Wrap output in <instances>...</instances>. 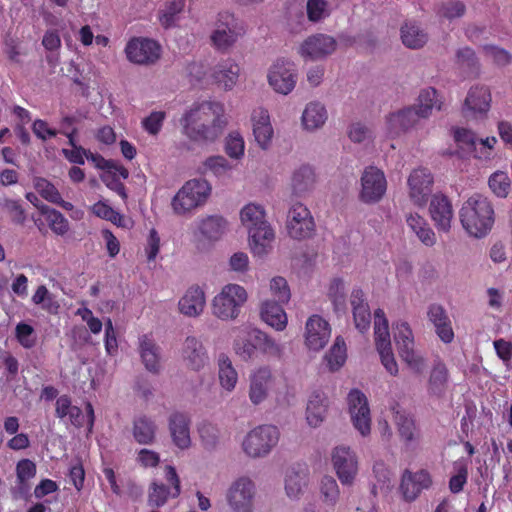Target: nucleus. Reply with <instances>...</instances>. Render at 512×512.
Returning a JSON list of instances; mask_svg holds the SVG:
<instances>
[{
  "label": "nucleus",
  "instance_id": "obj_61",
  "mask_svg": "<svg viewBox=\"0 0 512 512\" xmlns=\"http://www.w3.org/2000/svg\"><path fill=\"white\" fill-rule=\"evenodd\" d=\"M307 16L311 22H318L329 15L326 0H307Z\"/></svg>",
  "mask_w": 512,
  "mask_h": 512
},
{
  "label": "nucleus",
  "instance_id": "obj_11",
  "mask_svg": "<svg viewBox=\"0 0 512 512\" xmlns=\"http://www.w3.org/2000/svg\"><path fill=\"white\" fill-rule=\"evenodd\" d=\"M160 44L150 38L133 37L125 47V54L127 59L138 65H153L161 56Z\"/></svg>",
  "mask_w": 512,
  "mask_h": 512
},
{
  "label": "nucleus",
  "instance_id": "obj_25",
  "mask_svg": "<svg viewBox=\"0 0 512 512\" xmlns=\"http://www.w3.org/2000/svg\"><path fill=\"white\" fill-rule=\"evenodd\" d=\"M450 385V373L446 364L441 361H435L427 381V393L437 399L445 397Z\"/></svg>",
  "mask_w": 512,
  "mask_h": 512
},
{
  "label": "nucleus",
  "instance_id": "obj_49",
  "mask_svg": "<svg viewBox=\"0 0 512 512\" xmlns=\"http://www.w3.org/2000/svg\"><path fill=\"white\" fill-rule=\"evenodd\" d=\"M231 170L232 166L223 156H210L203 162L202 167L199 168L202 174L211 172L218 178L229 175Z\"/></svg>",
  "mask_w": 512,
  "mask_h": 512
},
{
  "label": "nucleus",
  "instance_id": "obj_43",
  "mask_svg": "<svg viewBox=\"0 0 512 512\" xmlns=\"http://www.w3.org/2000/svg\"><path fill=\"white\" fill-rule=\"evenodd\" d=\"M402 43L410 49H419L423 47L427 40V34L413 22H406L401 27Z\"/></svg>",
  "mask_w": 512,
  "mask_h": 512
},
{
  "label": "nucleus",
  "instance_id": "obj_6",
  "mask_svg": "<svg viewBox=\"0 0 512 512\" xmlns=\"http://www.w3.org/2000/svg\"><path fill=\"white\" fill-rule=\"evenodd\" d=\"M247 301L246 290L238 284H227L212 303L213 314L221 320L236 319L240 308Z\"/></svg>",
  "mask_w": 512,
  "mask_h": 512
},
{
  "label": "nucleus",
  "instance_id": "obj_1",
  "mask_svg": "<svg viewBox=\"0 0 512 512\" xmlns=\"http://www.w3.org/2000/svg\"><path fill=\"white\" fill-rule=\"evenodd\" d=\"M181 122L189 139L214 141L226 125L224 107L218 102H202L185 113Z\"/></svg>",
  "mask_w": 512,
  "mask_h": 512
},
{
  "label": "nucleus",
  "instance_id": "obj_60",
  "mask_svg": "<svg viewBox=\"0 0 512 512\" xmlns=\"http://www.w3.org/2000/svg\"><path fill=\"white\" fill-rule=\"evenodd\" d=\"M454 140L462 148L469 152H477L476 144L478 138L476 134L465 128H456L454 130Z\"/></svg>",
  "mask_w": 512,
  "mask_h": 512
},
{
  "label": "nucleus",
  "instance_id": "obj_53",
  "mask_svg": "<svg viewBox=\"0 0 512 512\" xmlns=\"http://www.w3.org/2000/svg\"><path fill=\"white\" fill-rule=\"evenodd\" d=\"M492 192L498 197H506L510 191L511 182L506 172L497 171L493 173L488 181Z\"/></svg>",
  "mask_w": 512,
  "mask_h": 512
},
{
  "label": "nucleus",
  "instance_id": "obj_54",
  "mask_svg": "<svg viewBox=\"0 0 512 512\" xmlns=\"http://www.w3.org/2000/svg\"><path fill=\"white\" fill-rule=\"evenodd\" d=\"M323 502L334 506L339 499V487L336 480L331 476H324L320 485Z\"/></svg>",
  "mask_w": 512,
  "mask_h": 512
},
{
  "label": "nucleus",
  "instance_id": "obj_31",
  "mask_svg": "<svg viewBox=\"0 0 512 512\" xmlns=\"http://www.w3.org/2000/svg\"><path fill=\"white\" fill-rule=\"evenodd\" d=\"M309 470L306 464L297 463L286 471L285 491L289 498H298L307 485Z\"/></svg>",
  "mask_w": 512,
  "mask_h": 512
},
{
  "label": "nucleus",
  "instance_id": "obj_29",
  "mask_svg": "<svg viewBox=\"0 0 512 512\" xmlns=\"http://www.w3.org/2000/svg\"><path fill=\"white\" fill-rule=\"evenodd\" d=\"M491 106V93L488 87H472L465 99L464 110L471 112L474 116L477 114L486 115Z\"/></svg>",
  "mask_w": 512,
  "mask_h": 512
},
{
  "label": "nucleus",
  "instance_id": "obj_27",
  "mask_svg": "<svg viewBox=\"0 0 512 512\" xmlns=\"http://www.w3.org/2000/svg\"><path fill=\"white\" fill-rule=\"evenodd\" d=\"M190 418L186 413L174 412L169 417V430L173 443L180 449H186L191 444Z\"/></svg>",
  "mask_w": 512,
  "mask_h": 512
},
{
  "label": "nucleus",
  "instance_id": "obj_44",
  "mask_svg": "<svg viewBox=\"0 0 512 512\" xmlns=\"http://www.w3.org/2000/svg\"><path fill=\"white\" fill-rule=\"evenodd\" d=\"M327 119L325 107L318 102L309 103L302 114V123L305 129L315 130L321 127Z\"/></svg>",
  "mask_w": 512,
  "mask_h": 512
},
{
  "label": "nucleus",
  "instance_id": "obj_20",
  "mask_svg": "<svg viewBox=\"0 0 512 512\" xmlns=\"http://www.w3.org/2000/svg\"><path fill=\"white\" fill-rule=\"evenodd\" d=\"M331 337L329 323L319 315L308 318L305 327V344L309 350L320 351Z\"/></svg>",
  "mask_w": 512,
  "mask_h": 512
},
{
  "label": "nucleus",
  "instance_id": "obj_45",
  "mask_svg": "<svg viewBox=\"0 0 512 512\" xmlns=\"http://www.w3.org/2000/svg\"><path fill=\"white\" fill-rule=\"evenodd\" d=\"M218 367H219V381L221 386L227 390L232 391L236 383L238 381V374L235 368L232 365L230 358L221 353L218 357Z\"/></svg>",
  "mask_w": 512,
  "mask_h": 512
},
{
  "label": "nucleus",
  "instance_id": "obj_24",
  "mask_svg": "<svg viewBox=\"0 0 512 512\" xmlns=\"http://www.w3.org/2000/svg\"><path fill=\"white\" fill-rule=\"evenodd\" d=\"M420 118L422 117L413 107L391 113L386 118L387 132L391 137L399 136L414 127Z\"/></svg>",
  "mask_w": 512,
  "mask_h": 512
},
{
  "label": "nucleus",
  "instance_id": "obj_41",
  "mask_svg": "<svg viewBox=\"0 0 512 512\" xmlns=\"http://www.w3.org/2000/svg\"><path fill=\"white\" fill-rule=\"evenodd\" d=\"M140 354L142 361L147 370L157 373L160 368L159 363V347L148 336L143 335L140 338Z\"/></svg>",
  "mask_w": 512,
  "mask_h": 512
},
{
  "label": "nucleus",
  "instance_id": "obj_33",
  "mask_svg": "<svg viewBox=\"0 0 512 512\" xmlns=\"http://www.w3.org/2000/svg\"><path fill=\"white\" fill-rule=\"evenodd\" d=\"M427 316L433 323L438 337L444 343H451L454 339V332L445 309L441 305L432 304L429 306Z\"/></svg>",
  "mask_w": 512,
  "mask_h": 512
},
{
  "label": "nucleus",
  "instance_id": "obj_3",
  "mask_svg": "<svg viewBox=\"0 0 512 512\" xmlns=\"http://www.w3.org/2000/svg\"><path fill=\"white\" fill-rule=\"evenodd\" d=\"M240 217L243 225L248 229L252 252L258 256L267 254L275 234L265 219L264 208L261 205L249 203L242 208Z\"/></svg>",
  "mask_w": 512,
  "mask_h": 512
},
{
  "label": "nucleus",
  "instance_id": "obj_38",
  "mask_svg": "<svg viewBox=\"0 0 512 512\" xmlns=\"http://www.w3.org/2000/svg\"><path fill=\"white\" fill-rule=\"evenodd\" d=\"M227 228L226 220L217 215L208 216L202 219L198 225L199 234L208 241H217L225 233Z\"/></svg>",
  "mask_w": 512,
  "mask_h": 512
},
{
  "label": "nucleus",
  "instance_id": "obj_5",
  "mask_svg": "<svg viewBox=\"0 0 512 512\" xmlns=\"http://www.w3.org/2000/svg\"><path fill=\"white\" fill-rule=\"evenodd\" d=\"M211 193V186L205 179L188 180L172 199L176 214L183 215L203 205Z\"/></svg>",
  "mask_w": 512,
  "mask_h": 512
},
{
  "label": "nucleus",
  "instance_id": "obj_58",
  "mask_svg": "<svg viewBox=\"0 0 512 512\" xmlns=\"http://www.w3.org/2000/svg\"><path fill=\"white\" fill-rule=\"evenodd\" d=\"M374 336L375 344L390 341L388 320L382 309H377L374 312Z\"/></svg>",
  "mask_w": 512,
  "mask_h": 512
},
{
  "label": "nucleus",
  "instance_id": "obj_64",
  "mask_svg": "<svg viewBox=\"0 0 512 512\" xmlns=\"http://www.w3.org/2000/svg\"><path fill=\"white\" fill-rule=\"evenodd\" d=\"M485 55L491 58L497 65L504 66L512 61V55L503 48L486 45L483 47Z\"/></svg>",
  "mask_w": 512,
  "mask_h": 512
},
{
  "label": "nucleus",
  "instance_id": "obj_7",
  "mask_svg": "<svg viewBox=\"0 0 512 512\" xmlns=\"http://www.w3.org/2000/svg\"><path fill=\"white\" fill-rule=\"evenodd\" d=\"M279 437L280 432L276 426L260 425L246 435L242 447L250 457H264L277 445Z\"/></svg>",
  "mask_w": 512,
  "mask_h": 512
},
{
  "label": "nucleus",
  "instance_id": "obj_35",
  "mask_svg": "<svg viewBox=\"0 0 512 512\" xmlns=\"http://www.w3.org/2000/svg\"><path fill=\"white\" fill-rule=\"evenodd\" d=\"M316 183V175L312 167L302 165L296 169L291 178L292 192L296 196H304L310 192Z\"/></svg>",
  "mask_w": 512,
  "mask_h": 512
},
{
  "label": "nucleus",
  "instance_id": "obj_10",
  "mask_svg": "<svg viewBox=\"0 0 512 512\" xmlns=\"http://www.w3.org/2000/svg\"><path fill=\"white\" fill-rule=\"evenodd\" d=\"M165 479L168 485L153 480L148 488L147 504L152 508L164 506L169 498H177L181 493L180 479L176 469L167 465L165 467Z\"/></svg>",
  "mask_w": 512,
  "mask_h": 512
},
{
  "label": "nucleus",
  "instance_id": "obj_32",
  "mask_svg": "<svg viewBox=\"0 0 512 512\" xmlns=\"http://www.w3.org/2000/svg\"><path fill=\"white\" fill-rule=\"evenodd\" d=\"M240 68L232 59L219 62L212 71V79L215 84L225 90H231L237 83Z\"/></svg>",
  "mask_w": 512,
  "mask_h": 512
},
{
  "label": "nucleus",
  "instance_id": "obj_18",
  "mask_svg": "<svg viewBox=\"0 0 512 512\" xmlns=\"http://www.w3.org/2000/svg\"><path fill=\"white\" fill-rule=\"evenodd\" d=\"M254 484L246 477L237 479L228 490L227 500L234 512H251Z\"/></svg>",
  "mask_w": 512,
  "mask_h": 512
},
{
  "label": "nucleus",
  "instance_id": "obj_50",
  "mask_svg": "<svg viewBox=\"0 0 512 512\" xmlns=\"http://www.w3.org/2000/svg\"><path fill=\"white\" fill-rule=\"evenodd\" d=\"M185 3L186 0H172L165 4L164 9L159 13V21L164 28L175 25L177 15L184 10Z\"/></svg>",
  "mask_w": 512,
  "mask_h": 512
},
{
  "label": "nucleus",
  "instance_id": "obj_55",
  "mask_svg": "<svg viewBox=\"0 0 512 512\" xmlns=\"http://www.w3.org/2000/svg\"><path fill=\"white\" fill-rule=\"evenodd\" d=\"M328 297L331 300L335 311H342L345 308L344 282L340 278H334L328 289Z\"/></svg>",
  "mask_w": 512,
  "mask_h": 512
},
{
  "label": "nucleus",
  "instance_id": "obj_57",
  "mask_svg": "<svg viewBox=\"0 0 512 512\" xmlns=\"http://www.w3.org/2000/svg\"><path fill=\"white\" fill-rule=\"evenodd\" d=\"M198 432L202 441V444L207 449L215 448L219 441V430L210 422H202L198 427Z\"/></svg>",
  "mask_w": 512,
  "mask_h": 512
},
{
  "label": "nucleus",
  "instance_id": "obj_28",
  "mask_svg": "<svg viewBox=\"0 0 512 512\" xmlns=\"http://www.w3.org/2000/svg\"><path fill=\"white\" fill-rule=\"evenodd\" d=\"M205 293L199 286H191L178 302L179 311L188 317L199 316L205 307Z\"/></svg>",
  "mask_w": 512,
  "mask_h": 512
},
{
  "label": "nucleus",
  "instance_id": "obj_12",
  "mask_svg": "<svg viewBox=\"0 0 512 512\" xmlns=\"http://www.w3.org/2000/svg\"><path fill=\"white\" fill-rule=\"evenodd\" d=\"M257 349L271 353L277 350V345L266 333L258 329L245 332L242 337L235 340L234 350L243 360L251 359Z\"/></svg>",
  "mask_w": 512,
  "mask_h": 512
},
{
  "label": "nucleus",
  "instance_id": "obj_30",
  "mask_svg": "<svg viewBox=\"0 0 512 512\" xmlns=\"http://www.w3.org/2000/svg\"><path fill=\"white\" fill-rule=\"evenodd\" d=\"M350 304L352 306L355 327L361 332H366L371 324V312L369 305L361 289H354L351 293Z\"/></svg>",
  "mask_w": 512,
  "mask_h": 512
},
{
  "label": "nucleus",
  "instance_id": "obj_47",
  "mask_svg": "<svg viewBox=\"0 0 512 512\" xmlns=\"http://www.w3.org/2000/svg\"><path fill=\"white\" fill-rule=\"evenodd\" d=\"M347 350L344 339L341 336L336 337L334 344L325 355V360L330 371L339 370L346 362Z\"/></svg>",
  "mask_w": 512,
  "mask_h": 512
},
{
  "label": "nucleus",
  "instance_id": "obj_37",
  "mask_svg": "<svg viewBox=\"0 0 512 512\" xmlns=\"http://www.w3.org/2000/svg\"><path fill=\"white\" fill-rule=\"evenodd\" d=\"M157 426L155 422L145 416L136 417L133 421L132 434L135 441L141 445H150L154 442Z\"/></svg>",
  "mask_w": 512,
  "mask_h": 512
},
{
  "label": "nucleus",
  "instance_id": "obj_34",
  "mask_svg": "<svg viewBox=\"0 0 512 512\" xmlns=\"http://www.w3.org/2000/svg\"><path fill=\"white\" fill-rule=\"evenodd\" d=\"M271 381V371L266 367L259 368L251 376L249 398L253 404L257 405L265 400Z\"/></svg>",
  "mask_w": 512,
  "mask_h": 512
},
{
  "label": "nucleus",
  "instance_id": "obj_52",
  "mask_svg": "<svg viewBox=\"0 0 512 512\" xmlns=\"http://www.w3.org/2000/svg\"><path fill=\"white\" fill-rule=\"evenodd\" d=\"M377 351L380 355L381 363L392 376L398 374V365L392 352L391 341L376 343Z\"/></svg>",
  "mask_w": 512,
  "mask_h": 512
},
{
  "label": "nucleus",
  "instance_id": "obj_21",
  "mask_svg": "<svg viewBox=\"0 0 512 512\" xmlns=\"http://www.w3.org/2000/svg\"><path fill=\"white\" fill-rule=\"evenodd\" d=\"M429 213L439 231H450L454 211L451 201L446 195L442 193L432 195L429 205Z\"/></svg>",
  "mask_w": 512,
  "mask_h": 512
},
{
  "label": "nucleus",
  "instance_id": "obj_14",
  "mask_svg": "<svg viewBox=\"0 0 512 512\" xmlns=\"http://www.w3.org/2000/svg\"><path fill=\"white\" fill-rule=\"evenodd\" d=\"M433 484L431 474L421 469L412 472L406 469L402 476L399 486L400 493L404 501L414 502L424 490H428Z\"/></svg>",
  "mask_w": 512,
  "mask_h": 512
},
{
  "label": "nucleus",
  "instance_id": "obj_42",
  "mask_svg": "<svg viewBox=\"0 0 512 512\" xmlns=\"http://www.w3.org/2000/svg\"><path fill=\"white\" fill-rule=\"evenodd\" d=\"M394 422L400 438L406 443L417 441L419 432L417 430L414 419L404 411H395Z\"/></svg>",
  "mask_w": 512,
  "mask_h": 512
},
{
  "label": "nucleus",
  "instance_id": "obj_16",
  "mask_svg": "<svg viewBox=\"0 0 512 512\" xmlns=\"http://www.w3.org/2000/svg\"><path fill=\"white\" fill-rule=\"evenodd\" d=\"M349 413L355 429L362 436H366L371 430V417L367 397L358 389H352L348 394Z\"/></svg>",
  "mask_w": 512,
  "mask_h": 512
},
{
  "label": "nucleus",
  "instance_id": "obj_13",
  "mask_svg": "<svg viewBox=\"0 0 512 512\" xmlns=\"http://www.w3.org/2000/svg\"><path fill=\"white\" fill-rule=\"evenodd\" d=\"M434 178L426 168L414 169L407 180L409 198L414 205L425 207L432 193Z\"/></svg>",
  "mask_w": 512,
  "mask_h": 512
},
{
  "label": "nucleus",
  "instance_id": "obj_22",
  "mask_svg": "<svg viewBox=\"0 0 512 512\" xmlns=\"http://www.w3.org/2000/svg\"><path fill=\"white\" fill-rule=\"evenodd\" d=\"M336 40L328 35L316 34L308 37L300 47V54L311 60L320 59L332 54L336 49Z\"/></svg>",
  "mask_w": 512,
  "mask_h": 512
},
{
  "label": "nucleus",
  "instance_id": "obj_48",
  "mask_svg": "<svg viewBox=\"0 0 512 512\" xmlns=\"http://www.w3.org/2000/svg\"><path fill=\"white\" fill-rule=\"evenodd\" d=\"M85 411L86 416L78 406L73 405L66 418H68L69 422L76 428H81L86 423L88 431L91 432L94 426L95 416L93 406L90 402L85 404Z\"/></svg>",
  "mask_w": 512,
  "mask_h": 512
},
{
  "label": "nucleus",
  "instance_id": "obj_62",
  "mask_svg": "<svg viewBox=\"0 0 512 512\" xmlns=\"http://www.w3.org/2000/svg\"><path fill=\"white\" fill-rule=\"evenodd\" d=\"M3 209L9 214L11 220L16 224H24L26 221V212L20 201L5 199L2 203Z\"/></svg>",
  "mask_w": 512,
  "mask_h": 512
},
{
  "label": "nucleus",
  "instance_id": "obj_4",
  "mask_svg": "<svg viewBox=\"0 0 512 512\" xmlns=\"http://www.w3.org/2000/svg\"><path fill=\"white\" fill-rule=\"evenodd\" d=\"M245 32L243 22L234 14L228 11L220 12L210 35L211 44L218 51L227 52Z\"/></svg>",
  "mask_w": 512,
  "mask_h": 512
},
{
  "label": "nucleus",
  "instance_id": "obj_8",
  "mask_svg": "<svg viewBox=\"0 0 512 512\" xmlns=\"http://www.w3.org/2000/svg\"><path fill=\"white\" fill-rule=\"evenodd\" d=\"M285 228L290 238L302 241L314 236L316 223L308 207L296 202L287 212Z\"/></svg>",
  "mask_w": 512,
  "mask_h": 512
},
{
  "label": "nucleus",
  "instance_id": "obj_9",
  "mask_svg": "<svg viewBox=\"0 0 512 512\" xmlns=\"http://www.w3.org/2000/svg\"><path fill=\"white\" fill-rule=\"evenodd\" d=\"M393 331L399 356L414 373L421 374L425 368V359L414 350V337L409 324L398 322Z\"/></svg>",
  "mask_w": 512,
  "mask_h": 512
},
{
  "label": "nucleus",
  "instance_id": "obj_36",
  "mask_svg": "<svg viewBox=\"0 0 512 512\" xmlns=\"http://www.w3.org/2000/svg\"><path fill=\"white\" fill-rule=\"evenodd\" d=\"M33 187L39 195L48 202L56 204L65 210H71L73 205L64 201L58 189L53 183L43 177H35L33 179Z\"/></svg>",
  "mask_w": 512,
  "mask_h": 512
},
{
  "label": "nucleus",
  "instance_id": "obj_63",
  "mask_svg": "<svg viewBox=\"0 0 512 512\" xmlns=\"http://www.w3.org/2000/svg\"><path fill=\"white\" fill-rule=\"evenodd\" d=\"M165 112L154 111L142 120V126L145 131L151 135H156L162 128L165 119Z\"/></svg>",
  "mask_w": 512,
  "mask_h": 512
},
{
  "label": "nucleus",
  "instance_id": "obj_56",
  "mask_svg": "<svg viewBox=\"0 0 512 512\" xmlns=\"http://www.w3.org/2000/svg\"><path fill=\"white\" fill-rule=\"evenodd\" d=\"M245 143L239 132H231L225 139V152L230 158L240 159L244 155Z\"/></svg>",
  "mask_w": 512,
  "mask_h": 512
},
{
  "label": "nucleus",
  "instance_id": "obj_59",
  "mask_svg": "<svg viewBox=\"0 0 512 512\" xmlns=\"http://www.w3.org/2000/svg\"><path fill=\"white\" fill-rule=\"evenodd\" d=\"M15 336L19 344L26 349H31L36 345L34 328L27 323L20 322L16 325Z\"/></svg>",
  "mask_w": 512,
  "mask_h": 512
},
{
  "label": "nucleus",
  "instance_id": "obj_15",
  "mask_svg": "<svg viewBox=\"0 0 512 512\" xmlns=\"http://www.w3.org/2000/svg\"><path fill=\"white\" fill-rule=\"evenodd\" d=\"M387 189V181L383 171L369 166L361 177L360 198L365 203H376L384 196Z\"/></svg>",
  "mask_w": 512,
  "mask_h": 512
},
{
  "label": "nucleus",
  "instance_id": "obj_2",
  "mask_svg": "<svg viewBox=\"0 0 512 512\" xmlns=\"http://www.w3.org/2000/svg\"><path fill=\"white\" fill-rule=\"evenodd\" d=\"M459 214L463 228L472 237H485L493 227L494 209L483 195L474 194L469 197Z\"/></svg>",
  "mask_w": 512,
  "mask_h": 512
},
{
  "label": "nucleus",
  "instance_id": "obj_51",
  "mask_svg": "<svg viewBox=\"0 0 512 512\" xmlns=\"http://www.w3.org/2000/svg\"><path fill=\"white\" fill-rule=\"evenodd\" d=\"M418 101L419 110L417 112L422 118L428 117L434 107H437L439 110L441 109V104L438 103L437 99V91L434 88L430 87L423 90L419 95Z\"/></svg>",
  "mask_w": 512,
  "mask_h": 512
},
{
  "label": "nucleus",
  "instance_id": "obj_46",
  "mask_svg": "<svg viewBox=\"0 0 512 512\" xmlns=\"http://www.w3.org/2000/svg\"><path fill=\"white\" fill-rule=\"evenodd\" d=\"M40 213L45 216L50 229L55 234L63 236L68 232L69 222L61 212L41 204Z\"/></svg>",
  "mask_w": 512,
  "mask_h": 512
},
{
  "label": "nucleus",
  "instance_id": "obj_26",
  "mask_svg": "<svg viewBox=\"0 0 512 512\" xmlns=\"http://www.w3.org/2000/svg\"><path fill=\"white\" fill-rule=\"evenodd\" d=\"M251 120L256 142L262 149L268 148L274 134L268 111L262 107L254 109Z\"/></svg>",
  "mask_w": 512,
  "mask_h": 512
},
{
  "label": "nucleus",
  "instance_id": "obj_39",
  "mask_svg": "<svg viewBox=\"0 0 512 512\" xmlns=\"http://www.w3.org/2000/svg\"><path fill=\"white\" fill-rule=\"evenodd\" d=\"M261 318L278 331L285 329L287 316L283 307L275 301H265L261 307Z\"/></svg>",
  "mask_w": 512,
  "mask_h": 512
},
{
  "label": "nucleus",
  "instance_id": "obj_19",
  "mask_svg": "<svg viewBox=\"0 0 512 512\" xmlns=\"http://www.w3.org/2000/svg\"><path fill=\"white\" fill-rule=\"evenodd\" d=\"M268 81L276 92L287 95L296 84L294 64L285 60H277L270 69Z\"/></svg>",
  "mask_w": 512,
  "mask_h": 512
},
{
  "label": "nucleus",
  "instance_id": "obj_23",
  "mask_svg": "<svg viewBox=\"0 0 512 512\" xmlns=\"http://www.w3.org/2000/svg\"><path fill=\"white\" fill-rule=\"evenodd\" d=\"M182 358L186 366L194 371L203 369L209 357L202 342L194 336H188L182 347Z\"/></svg>",
  "mask_w": 512,
  "mask_h": 512
},
{
  "label": "nucleus",
  "instance_id": "obj_17",
  "mask_svg": "<svg viewBox=\"0 0 512 512\" xmlns=\"http://www.w3.org/2000/svg\"><path fill=\"white\" fill-rule=\"evenodd\" d=\"M332 463L340 482L352 484L358 472L356 454L349 447L338 446L333 450Z\"/></svg>",
  "mask_w": 512,
  "mask_h": 512
},
{
  "label": "nucleus",
  "instance_id": "obj_40",
  "mask_svg": "<svg viewBox=\"0 0 512 512\" xmlns=\"http://www.w3.org/2000/svg\"><path fill=\"white\" fill-rule=\"evenodd\" d=\"M327 411L326 397L320 392H314L307 403L306 419L310 426L317 427L324 420Z\"/></svg>",
  "mask_w": 512,
  "mask_h": 512
}]
</instances>
